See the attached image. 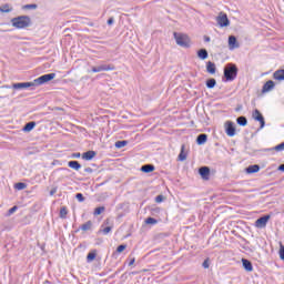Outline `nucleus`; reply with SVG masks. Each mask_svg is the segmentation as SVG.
<instances>
[{
    "label": "nucleus",
    "instance_id": "5701e85b",
    "mask_svg": "<svg viewBox=\"0 0 284 284\" xmlns=\"http://www.w3.org/2000/svg\"><path fill=\"white\" fill-rule=\"evenodd\" d=\"M68 166L71 168V170H75L77 172L81 170V163H79V161H69Z\"/></svg>",
    "mask_w": 284,
    "mask_h": 284
},
{
    "label": "nucleus",
    "instance_id": "423d86ee",
    "mask_svg": "<svg viewBox=\"0 0 284 284\" xmlns=\"http://www.w3.org/2000/svg\"><path fill=\"white\" fill-rule=\"evenodd\" d=\"M12 88H13V90H27L28 88H30L31 90H34V88H37V87L34 85V81H32V82L13 83Z\"/></svg>",
    "mask_w": 284,
    "mask_h": 284
},
{
    "label": "nucleus",
    "instance_id": "72a5a7b5",
    "mask_svg": "<svg viewBox=\"0 0 284 284\" xmlns=\"http://www.w3.org/2000/svg\"><path fill=\"white\" fill-rule=\"evenodd\" d=\"M68 216V207L62 206L60 209V219H65Z\"/></svg>",
    "mask_w": 284,
    "mask_h": 284
},
{
    "label": "nucleus",
    "instance_id": "f8f14e48",
    "mask_svg": "<svg viewBox=\"0 0 284 284\" xmlns=\"http://www.w3.org/2000/svg\"><path fill=\"white\" fill-rule=\"evenodd\" d=\"M276 83H274V81L268 80L265 82V84L262 88V93L265 94L267 92H271V90H274Z\"/></svg>",
    "mask_w": 284,
    "mask_h": 284
},
{
    "label": "nucleus",
    "instance_id": "aec40b11",
    "mask_svg": "<svg viewBox=\"0 0 284 284\" xmlns=\"http://www.w3.org/2000/svg\"><path fill=\"white\" fill-rule=\"evenodd\" d=\"M275 81H284V69H280L273 73Z\"/></svg>",
    "mask_w": 284,
    "mask_h": 284
},
{
    "label": "nucleus",
    "instance_id": "f704fd0d",
    "mask_svg": "<svg viewBox=\"0 0 284 284\" xmlns=\"http://www.w3.org/2000/svg\"><path fill=\"white\" fill-rule=\"evenodd\" d=\"M37 8H39V6L37 4H24L22 6V10H37Z\"/></svg>",
    "mask_w": 284,
    "mask_h": 284
},
{
    "label": "nucleus",
    "instance_id": "2f4dec72",
    "mask_svg": "<svg viewBox=\"0 0 284 284\" xmlns=\"http://www.w3.org/2000/svg\"><path fill=\"white\" fill-rule=\"evenodd\" d=\"M103 212H105V206H99V207H95L93 214H94V216H99V215L103 214Z\"/></svg>",
    "mask_w": 284,
    "mask_h": 284
},
{
    "label": "nucleus",
    "instance_id": "20e7f679",
    "mask_svg": "<svg viewBox=\"0 0 284 284\" xmlns=\"http://www.w3.org/2000/svg\"><path fill=\"white\" fill-rule=\"evenodd\" d=\"M54 77H57V73L43 74V75L37 78L36 80H33V84L36 88H39V85H43V83H48V82L52 81V79H54Z\"/></svg>",
    "mask_w": 284,
    "mask_h": 284
},
{
    "label": "nucleus",
    "instance_id": "ea45409f",
    "mask_svg": "<svg viewBox=\"0 0 284 284\" xmlns=\"http://www.w3.org/2000/svg\"><path fill=\"white\" fill-rule=\"evenodd\" d=\"M202 266L204 267V270H207L210 267V258L204 260Z\"/></svg>",
    "mask_w": 284,
    "mask_h": 284
},
{
    "label": "nucleus",
    "instance_id": "f3484780",
    "mask_svg": "<svg viewBox=\"0 0 284 284\" xmlns=\"http://www.w3.org/2000/svg\"><path fill=\"white\" fill-rule=\"evenodd\" d=\"M206 72L209 74H216V64L212 61L206 62Z\"/></svg>",
    "mask_w": 284,
    "mask_h": 284
},
{
    "label": "nucleus",
    "instance_id": "4c0bfd02",
    "mask_svg": "<svg viewBox=\"0 0 284 284\" xmlns=\"http://www.w3.org/2000/svg\"><path fill=\"white\" fill-rule=\"evenodd\" d=\"M128 247L126 244H121L116 247L118 254H121V252H124V250Z\"/></svg>",
    "mask_w": 284,
    "mask_h": 284
},
{
    "label": "nucleus",
    "instance_id": "e433bc0d",
    "mask_svg": "<svg viewBox=\"0 0 284 284\" xmlns=\"http://www.w3.org/2000/svg\"><path fill=\"white\" fill-rule=\"evenodd\" d=\"M75 199L79 201V203H83V201H85V196H83L82 193H77Z\"/></svg>",
    "mask_w": 284,
    "mask_h": 284
},
{
    "label": "nucleus",
    "instance_id": "b1692460",
    "mask_svg": "<svg viewBox=\"0 0 284 284\" xmlns=\"http://www.w3.org/2000/svg\"><path fill=\"white\" fill-rule=\"evenodd\" d=\"M186 159H187V153H185V144H182L180 154L178 156V160L179 161H185Z\"/></svg>",
    "mask_w": 284,
    "mask_h": 284
},
{
    "label": "nucleus",
    "instance_id": "dca6fc26",
    "mask_svg": "<svg viewBox=\"0 0 284 284\" xmlns=\"http://www.w3.org/2000/svg\"><path fill=\"white\" fill-rule=\"evenodd\" d=\"M94 156H97L95 151H87V152L82 153L83 161H92V159H94Z\"/></svg>",
    "mask_w": 284,
    "mask_h": 284
},
{
    "label": "nucleus",
    "instance_id": "f03ea898",
    "mask_svg": "<svg viewBox=\"0 0 284 284\" xmlns=\"http://www.w3.org/2000/svg\"><path fill=\"white\" fill-rule=\"evenodd\" d=\"M236 77H239V67H236V64L234 63L226 64V67L224 68L223 81H234Z\"/></svg>",
    "mask_w": 284,
    "mask_h": 284
},
{
    "label": "nucleus",
    "instance_id": "79ce46f5",
    "mask_svg": "<svg viewBox=\"0 0 284 284\" xmlns=\"http://www.w3.org/2000/svg\"><path fill=\"white\" fill-rule=\"evenodd\" d=\"M112 232V226H106L102 230V234H110Z\"/></svg>",
    "mask_w": 284,
    "mask_h": 284
},
{
    "label": "nucleus",
    "instance_id": "473e14b6",
    "mask_svg": "<svg viewBox=\"0 0 284 284\" xmlns=\"http://www.w3.org/2000/svg\"><path fill=\"white\" fill-rule=\"evenodd\" d=\"M26 187H28V184H26L23 182H18L14 184L16 190H26Z\"/></svg>",
    "mask_w": 284,
    "mask_h": 284
},
{
    "label": "nucleus",
    "instance_id": "a211bd4d",
    "mask_svg": "<svg viewBox=\"0 0 284 284\" xmlns=\"http://www.w3.org/2000/svg\"><path fill=\"white\" fill-rule=\"evenodd\" d=\"M34 128H37V122H34V121L28 122L22 128V132H32V130H34Z\"/></svg>",
    "mask_w": 284,
    "mask_h": 284
},
{
    "label": "nucleus",
    "instance_id": "ddd939ff",
    "mask_svg": "<svg viewBox=\"0 0 284 284\" xmlns=\"http://www.w3.org/2000/svg\"><path fill=\"white\" fill-rule=\"evenodd\" d=\"M246 174H256V172H261V165L258 164H253V165H248L245 169Z\"/></svg>",
    "mask_w": 284,
    "mask_h": 284
},
{
    "label": "nucleus",
    "instance_id": "7ed1b4c3",
    "mask_svg": "<svg viewBox=\"0 0 284 284\" xmlns=\"http://www.w3.org/2000/svg\"><path fill=\"white\" fill-rule=\"evenodd\" d=\"M173 37L180 48H190L192 41L190 40V37L187 34L174 32Z\"/></svg>",
    "mask_w": 284,
    "mask_h": 284
},
{
    "label": "nucleus",
    "instance_id": "a19ab883",
    "mask_svg": "<svg viewBox=\"0 0 284 284\" xmlns=\"http://www.w3.org/2000/svg\"><path fill=\"white\" fill-rule=\"evenodd\" d=\"M17 210H19V207H18L17 205L12 206V207L8 211L9 216L12 215L14 212H17Z\"/></svg>",
    "mask_w": 284,
    "mask_h": 284
},
{
    "label": "nucleus",
    "instance_id": "c85d7f7f",
    "mask_svg": "<svg viewBox=\"0 0 284 284\" xmlns=\"http://www.w3.org/2000/svg\"><path fill=\"white\" fill-rule=\"evenodd\" d=\"M80 230H82V232H89V230H92V221H88L87 223L82 224Z\"/></svg>",
    "mask_w": 284,
    "mask_h": 284
},
{
    "label": "nucleus",
    "instance_id": "37998d69",
    "mask_svg": "<svg viewBox=\"0 0 284 284\" xmlns=\"http://www.w3.org/2000/svg\"><path fill=\"white\" fill-rule=\"evenodd\" d=\"M280 258H281V261H284V246L282 244L280 247Z\"/></svg>",
    "mask_w": 284,
    "mask_h": 284
},
{
    "label": "nucleus",
    "instance_id": "4468645a",
    "mask_svg": "<svg viewBox=\"0 0 284 284\" xmlns=\"http://www.w3.org/2000/svg\"><path fill=\"white\" fill-rule=\"evenodd\" d=\"M242 265L246 272L254 271V266L252 265V262L247 258H242Z\"/></svg>",
    "mask_w": 284,
    "mask_h": 284
},
{
    "label": "nucleus",
    "instance_id": "3c124183",
    "mask_svg": "<svg viewBox=\"0 0 284 284\" xmlns=\"http://www.w3.org/2000/svg\"><path fill=\"white\" fill-rule=\"evenodd\" d=\"M91 70H92V72H99L98 67H93Z\"/></svg>",
    "mask_w": 284,
    "mask_h": 284
},
{
    "label": "nucleus",
    "instance_id": "2eb2a0df",
    "mask_svg": "<svg viewBox=\"0 0 284 284\" xmlns=\"http://www.w3.org/2000/svg\"><path fill=\"white\" fill-rule=\"evenodd\" d=\"M115 70L114 64H102L98 67V72H110Z\"/></svg>",
    "mask_w": 284,
    "mask_h": 284
},
{
    "label": "nucleus",
    "instance_id": "412c9836",
    "mask_svg": "<svg viewBox=\"0 0 284 284\" xmlns=\"http://www.w3.org/2000/svg\"><path fill=\"white\" fill-rule=\"evenodd\" d=\"M155 168L153 164H144L141 166V172H144V174H150V172H154Z\"/></svg>",
    "mask_w": 284,
    "mask_h": 284
},
{
    "label": "nucleus",
    "instance_id": "de8ad7c7",
    "mask_svg": "<svg viewBox=\"0 0 284 284\" xmlns=\"http://www.w3.org/2000/svg\"><path fill=\"white\" fill-rule=\"evenodd\" d=\"M54 194H57V187H53V189L50 191V196H54Z\"/></svg>",
    "mask_w": 284,
    "mask_h": 284
},
{
    "label": "nucleus",
    "instance_id": "603ef678",
    "mask_svg": "<svg viewBox=\"0 0 284 284\" xmlns=\"http://www.w3.org/2000/svg\"><path fill=\"white\" fill-rule=\"evenodd\" d=\"M135 262V258H131V261L129 262V265L132 266V264Z\"/></svg>",
    "mask_w": 284,
    "mask_h": 284
},
{
    "label": "nucleus",
    "instance_id": "cd10ccee",
    "mask_svg": "<svg viewBox=\"0 0 284 284\" xmlns=\"http://www.w3.org/2000/svg\"><path fill=\"white\" fill-rule=\"evenodd\" d=\"M215 87H216V79L211 78L206 80V88H209V90H212Z\"/></svg>",
    "mask_w": 284,
    "mask_h": 284
},
{
    "label": "nucleus",
    "instance_id": "c03bdc74",
    "mask_svg": "<svg viewBox=\"0 0 284 284\" xmlns=\"http://www.w3.org/2000/svg\"><path fill=\"white\" fill-rule=\"evenodd\" d=\"M71 159H81V153H72Z\"/></svg>",
    "mask_w": 284,
    "mask_h": 284
},
{
    "label": "nucleus",
    "instance_id": "c9c22d12",
    "mask_svg": "<svg viewBox=\"0 0 284 284\" xmlns=\"http://www.w3.org/2000/svg\"><path fill=\"white\" fill-rule=\"evenodd\" d=\"M145 223H146V225H156V223H159V221L154 217H148L145 220Z\"/></svg>",
    "mask_w": 284,
    "mask_h": 284
},
{
    "label": "nucleus",
    "instance_id": "1a4fd4ad",
    "mask_svg": "<svg viewBox=\"0 0 284 284\" xmlns=\"http://www.w3.org/2000/svg\"><path fill=\"white\" fill-rule=\"evenodd\" d=\"M225 133L227 134V136H235L236 126L234 125V122L232 121L225 122Z\"/></svg>",
    "mask_w": 284,
    "mask_h": 284
},
{
    "label": "nucleus",
    "instance_id": "7c9ffc66",
    "mask_svg": "<svg viewBox=\"0 0 284 284\" xmlns=\"http://www.w3.org/2000/svg\"><path fill=\"white\" fill-rule=\"evenodd\" d=\"M125 145H128V140H122V141L115 142V148H118V150H121V148H125Z\"/></svg>",
    "mask_w": 284,
    "mask_h": 284
},
{
    "label": "nucleus",
    "instance_id": "4be33fe9",
    "mask_svg": "<svg viewBox=\"0 0 284 284\" xmlns=\"http://www.w3.org/2000/svg\"><path fill=\"white\" fill-rule=\"evenodd\" d=\"M197 57L199 59H201L202 61H205V59H207V57H210V53H207V49H200L197 51Z\"/></svg>",
    "mask_w": 284,
    "mask_h": 284
},
{
    "label": "nucleus",
    "instance_id": "f257e3e1",
    "mask_svg": "<svg viewBox=\"0 0 284 284\" xmlns=\"http://www.w3.org/2000/svg\"><path fill=\"white\" fill-rule=\"evenodd\" d=\"M11 23L13 28H17L18 30H23L24 28H30L32 24V20L29 16H20L11 19Z\"/></svg>",
    "mask_w": 284,
    "mask_h": 284
},
{
    "label": "nucleus",
    "instance_id": "58836bf2",
    "mask_svg": "<svg viewBox=\"0 0 284 284\" xmlns=\"http://www.w3.org/2000/svg\"><path fill=\"white\" fill-rule=\"evenodd\" d=\"M163 201H165V196H163V195H158L155 197V203H163Z\"/></svg>",
    "mask_w": 284,
    "mask_h": 284
},
{
    "label": "nucleus",
    "instance_id": "09e8293b",
    "mask_svg": "<svg viewBox=\"0 0 284 284\" xmlns=\"http://www.w3.org/2000/svg\"><path fill=\"white\" fill-rule=\"evenodd\" d=\"M277 170H278L280 172H284V164H281V165L277 168Z\"/></svg>",
    "mask_w": 284,
    "mask_h": 284
},
{
    "label": "nucleus",
    "instance_id": "a878e982",
    "mask_svg": "<svg viewBox=\"0 0 284 284\" xmlns=\"http://www.w3.org/2000/svg\"><path fill=\"white\" fill-rule=\"evenodd\" d=\"M236 123H237V125L245 128V125H247V118L241 115L236 119Z\"/></svg>",
    "mask_w": 284,
    "mask_h": 284
},
{
    "label": "nucleus",
    "instance_id": "a18cd8bd",
    "mask_svg": "<svg viewBox=\"0 0 284 284\" xmlns=\"http://www.w3.org/2000/svg\"><path fill=\"white\" fill-rule=\"evenodd\" d=\"M84 172H87V174H92V172H94V170H92V168H85Z\"/></svg>",
    "mask_w": 284,
    "mask_h": 284
},
{
    "label": "nucleus",
    "instance_id": "6ab92c4d",
    "mask_svg": "<svg viewBox=\"0 0 284 284\" xmlns=\"http://www.w3.org/2000/svg\"><path fill=\"white\" fill-rule=\"evenodd\" d=\"M196 143L197 145H205V143H207V134L205 133L199 134L196 138Z\"/></svg>",
    "mask_w": 284,
    "mask_h": 284
},
{
    "label": "nucleus",
    "instance_id": "9d476101",
    "mask_svg": "<svg viewBox=\"0 0 284 284\" xmlns=\"http://www.w3.org/2000/svg\"><path fill=\"white\" fill-rule=\"evenodd\" d=\"M241 48V44L239 43V40L236 39L235 36H230L229 37V50H236Z\"/></svg>",
    "mask_w": 284,
    "mask_h": 284
},
{
    "label": "nucleus",
    "instance_id": "9b49d317",
    "mask_svg": "<svg viewBox=\"0 0 284 284\" xmlns=\"http://www.w3.org/2000/svg\"><path fill=\"white\" fill-rule=\"evenodd\" d=\"M199 174L203 179V181H210V169H209V166H201L199 169Z\"/></svg>",
    "mask_w": 284,
    "mask_h": 284
},
{
    "label": "nucleus",
    "instance_id": "393cba45",
    "mask_svg": "<svg viewBox=\"0 0 284 284\" xmlns=\"http://www.w3.org/2000/svg\"><path fill=\"white\" fill-rule=\"evenodd\" d=\"M97 258V250H92L87 255V263H92Z\"/></svg>",
    "mask_w": 284,
    "mask_h": 284
},
{
    "label": "nucleus",
    "instance_id": "39448f33",
    "mask_svg": "<svg viewBox=\"0 0 284 284\" xmlns=\"http://www.w3.org/2000/svg\"><path fill=\"white\" fill-rule=\"evenodd\" d=\"M216 21L220 28H227V26H230V19L227 18V13L220 12V14L216 17Z\"/></svg>",
    "mask_w": 284,
    "mask_h": 284
},
{
    "label": "nucleus",
    "instance_id": "bb28decb",
    "mask_svg": "<svg viewBox=\"0 0 284 284\" xmlns=\"http://www.w3.org/2000/svg\"><path fill=\"white\" fill-rule=\"evenodd\" d=\"M12 10L13 9L9 3H4V4L0 6V12L8 13V12H12Z\"/></svg>",
    "mask_w": 284,
    "mask_h": 284
},
{
    "label": "nucleus",
    "instance_id": "8fccbe9b",
    "mask_svg": "<svg viewBox=\"0 0 284 284\" xmlns=\"http://www.w3.org/2000/svg\"><path fill=\"white\" fill-rule=\"evenodd\" d=\"M204 41H205L206 43H210V37L204 36Z\"/></svg>",
    "mask_w": 284,
    "mask_h": 284
},
{
    "label": "nucleus",
    "instance_id": "c756f323",
    "mask_svg": "<svg viewBox=\"0 0 284 284\" xmlns=\"http://www.w3.org/2000/svg\"><path fill=\"white\" fill-rule=\"evenodd\" d=\"M268 152H272V150H275V152H283L284 151V142L277 144L276 146L272 148V149H267Z\"/></svg>",
    "mask_w": 284,
    "mask_h": 284
},
{
    "label": "nucleus",
    "instance_id": "0eeeda50",
    "mask_svg": "<svg viewBox=\"0 0 284 284\" xmlns=\"http://www.w3.org/2000/svg\"><path fill=\"white\" fill-rule=\"evenodd\" d=\"M252 116L255 121H258L260 129L263 130L265 128V118L263 116V113L258 109H255L252 113Z\"/></svg>",
    "mask_w": 284,
    "mask_h": 284
},
{
    "label": "nucleus",
    "instance_id": "6e6552de",
    "mask_svg": "<svg viewBox=\"0 0 284 284\" xmlns=\"http://www.w3.org/2000/svg\"><path fill=\"white\" fill-rule=\"evenodd\" d=\"M270 219H271L270 214L261 216L255 221V227H257L258 230H263L264 227H267V222L270 221Z\"/></svg>",
    "mask_w": 284,
    "mask_h": 284
},
{
    "label": "nucleus",
    "instance_id": "49530a36",
    "mask_svg": "<svg viewBox=\"0 0 284 284\" xmlns=\"http://www.w3.org/2000/svg\"><path fill=\"white\" fill-rule=\"evenodd\" d=\"M114 23V18H109L108 19V26H112Z\"/></svg>",
    "mask_w": 284,
    "mask_h": 284
}]
</instances>
